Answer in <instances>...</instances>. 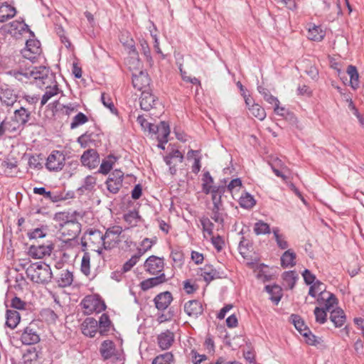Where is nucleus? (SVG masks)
<instances>
[{
  "label": "nucleus",
  "instance_id": "obj_1",
  "mask_svg": "<svg viewBox=\"0 0 364 364\" xmlns=\"http://www.w3.org/2000/svg\"><path fill=\"white\" fill-rule=\"evenodd\" d=\"M309 295L316 298L318 307L323 308L326 310L331 311L338 305V299L336 296L326 290V286L321 281H317L313 285L309 287Z\"/></svg>",
  "mask_w": 364,
  "mask_h": 364
},
{
  "label": "nucleus",
  "instance_id": "obj_2",
  "mask_svg": "<svg viewBox=\"0 0 364 364\" xmlns=\"http://www.w3.org/2000/svg\"><path fill=\"white\" fill-rule=\"evenodd\" d=\"M68 215L64 213H58L55 215V221L59 223L58 234L63 242L73 241L81 231V225L73 220H68Z\"/></svg>",
  "mask_w": 364,
  "mask_h": 364
},
{
  "label": "nucleus",
  "instance_id": "obj_3",
  "mask_svg": "<svg viewBox=\"0 0 364 364\" xmlns=\"http://www.w3.org/2000/svg\"><path fill=\"white\" fill-rule=\"evenodd\" d=\"M103 235L104 234L99 230H87L81 238L82 251H87V249H90L101 255L105 250Z\"/></svg>",
  "mask_w": 364,
  "mask_h": 364
},
{
  "label": "nucleus",
  "instance_id": "obj_4",
  "mask_svg": "<svg viewBox=\"0 0 364 364\" xmlns=\"http://www.w3.org/2000/svg\"><path fill=\"white\" fill-rule=\"evenodd\" d=\"M104 248L105 250H112L124 240L126 247H130L132 241L125 235L122 228L118 225L110 227L106 230L104 234Z\"/></svg>",
  "mask_w": 364,
  "mask_h": 364
},
{
  "label": "nucleus",
  "instance_id": "obj_5",
  "mask_svg": "<svg viewBox=\"0 0 364 364\" xmlns=\"http://www.w3.org/2000/svg\"><path fill=\"white\" fill-rule=\"evenodd\" d=\"M26 274L31 281L38 284L48 283L52 277L50 266L41 262L29 265L26 269Z\"/></svg>",
  "mask_w": 364,
  "mask_h": 364
},
{
  "label": "nucleus",
  "instance_id": "obj_6",
  "mask_svg": "<svg viewBox=\"0 0 364 364\" xmlns=\"http://www.w3.org/2000/svg\"><path fill=\"white\" fill-rule=\"evenodd\" d=\"M21 75H24L26 77L33 80L37 87H40L41 83H53L51 80L55 79V76L50 72L49 69L44 67H34L32 69L26 70L25 73H20Z\"/></svg>",
  "mask_w": 364,
  "mask_h": 364
},
{
  "label": "nucleus",
  "instance_id": "obj_7",
  "mask_svg": "<svg viewBox=\"0 0 364 364\" xmlns=\"http://www.w3.org/2000/svg\"><path fill=\"white\" fill-rule=\"evenodd\" d=\"M297 331L303 338V341L309 346L320 347L323 346L322 337L314 335L310 328L306 326L303 321L297 318Z\"/></svg>",
  "mask_w": 364,
  "mask_h": 364
},
{
  "label": "nucleus",
  "instance_id": "obj_8",
  "mask_svg": "<svg viewBox=\"0 0 364 364\" xmlns=\"http://www.w3.org/2000/svg\"><path fill=\"white\" fill-rule=\"evenodd\" d=\"M85 314L100 313L105 309V304L99 297L94 295L85 296L81 302Z\"/></svg>",
  "mask_w": 364,
  "mask_h": 364
},
{
  "label": "nucleus",
  "instance_id": "obj_9",
  "mask_svg": "<svg viewBox=\"0 0 364 364\" xmlns=\"http://www.w3.org/2000/svg\"><path fill=\"white\" fill-rule=\"evenodd\" d=\"M51 82L53 83H39V88L44 90V94L43 95L41 100V107L45 105L50 99L57 96L61 92L55 79H53Z\"/></svg>",
  "mask_w": 364,
  "mask_h": 364
},
{
  "label": "nucleus",
  "instance_id": "obj_10",
  "mask_svg": "<svg viewBox=\"0 0 364 364\" xmlns=\"http://www.w3.org/2000/svg\"><path fill=\"white\" fill-rule=\"evenodd\" d=\"M124 173L120 169H114L106 181L107 190L113 193H117L122 187Z\"/></svg>",
  "mask_w": 364,
  "mask_h": 364
},
{
  "label": "nucleus",
  "instance_id": "obj_11",
  "mask_svg": "<svg viewBox=\"0 0 364 364\" xmlns=\"http://www.w3.org/2000/svg\"><path fill=\"white\" fill-rule=\"evenodd\" d=\"M65 161V155L59 151H53L48 157L46 164L50 171H58L63 169Z\"/></svg>",
  "mask_w": 364,
  "mask_h": 364
},
{
  "label": "nucleus",
  "instance_id": "obj_12",
  "mask_svg": "<svg viewBox=\"0 0 364 364\" xmlns=\"http://www.w3.org/2000/svg\"><path fill=\"white\" fill-rule=\"evenodd\" d=\"M22 55L31 61H34L41 53L40 42L35 39L27 40L26 48L21 51Z\"/></svg>",
  "mask_w": 364,
  "mask_h": 364
},
{
  "label": "nucleus",
  "instance_id": "obj_13",
  "mask_svg": "<svg viewBox=\"0 0 364 364\" xmlns=\"http://www.w3.org/2000/svg\"><path fill=\"white\" fill-rule=\"evenodd\" d=\"M144 267L145 271L151 274H161L164 267V259L151 255L145 261Z\"/></svg>",
  "mask_w": 364,
  "mask_h": 364
},
{
  "label": "nucleus",
  "instance_id": "obj_14",
  "mask_svg": "<svg viewBox=\"0 0 364 364\" xmlns=\"http://www.w3.org/2000/svg\"><path fill=\"white\" fill-rule=\"evenodd\" d=\"M2 29L16 38H18L23 33L28 31V26L23 21H14L5 24Z\"/></svg>",
  "mask_w": 364,
  "mask_h": 364
},
{
  "label": "nucleus",
  "instance_id": "obj_15",
  "mask_svg": "<svg viewBox=\"0 0 364 364\" xmlns=\"http://www.w3.org/2000/svg\"><path fill=\"white\" fill-rule=\"evenodd\" d=\"M21 340L25 345L36 344L40 341V335L35 323H30L21 334Z\"/></svg>",
  "mask_w": 364,
  "mask_h": 364
},
{
  "label": "nucleus",
  "instance_id": "obj_16",
  "mask_svg": "<svg viewBox=\"0 0 364 364\" xmlns=\"http://www.w3.org/2000/svg\"><path fill=\"white\" fill-rule=\"evenodd\" d=\"M133 86L140 90H146L150 83V78L146 72L142 70H136L132 73Z\"/></svg>",
  "mask_w": 364,
  "mask_h": 364
},
{
  "label": "nucleus",
  "instance_id": "obj_17",
  "mask_svg": "<svg viewBox=\"0 0 364 364\" xmlns=\"http://www.w3.org/2000/svg\"><path fill=\"white\" fill-rule=\"evenodd\" d=\"M81 162L83 166L90 169L95 168L98 166L100 159L98 153L95 149H88L81 156Z\"/></svg>",
  "mask_w": 364,
  "mask_h": 364
},
{
  "label": "nucleus",
  "instance_id": "obj_18",
  "mask_svg": "<svg viewBox=\"0 0 364 364\" xmlns=\"http://www.w3.org/2000/svg\"><path fill=\"white\" fill-rule=\"evenodd\" d=\"M151 128V132L157 134V139L160 144H166L170 134L169 125L165 122H161L159 124H154Z\"/></svg>",
  "mask_w": 364,
  "mask_h": 364
},
{
  "label": "nucleus",
  "instance_id": "obj_19",
  "mask_svg": "<svg viewBox=\"0 0 364 364\" xmlns=\"http://www.w3.org/2000/svg\"><path fill=\"white\" fill-rule=\"evenodd\" d=\"M53 250L51 245H32L28 250V255L35 259H41L46 255H50Z\"/></svg>",
  "mask_w": 364,
  "mask_h": 364
},
{
  "label": "nucleus",
  "instance_id": "obj_20",
  "mask_svg": "<svg viewBox=\"0 0 364 364\" xmlns=\"http://www.w3.org/2000/svg\"><path fill=\"white\" fill-rule=\"evenodd\" d=\"M82 333L93 338L99 333L98 322L93 318H87L82 324Z\"/></svg>",
  "mask_w": 364,
  "mask_h": 364
},
{
  "label": "nucleus",
  "instance_id": "obj_21",
  "mask_svg": "<svg viewBox=\"0 0 364 364\" xmlns=\"http://www.w3.org/2000/svg\"><path fill=\"white\" fill-rule=\"evenodd\" d=\"M183 156L178 150L173 151L168 156L165 157V161L169 166V171L172 175L176 173V166L178 163H182Z\"/></svg>",
  "mask_w": 364,
  "mask_h": 364
},
{
  "label": "nucleus",
  "instance_id": "obj_22",
  "mask_svg": "<svg viewBox=\"0 0 364 364\" xmlns=\"http://www.w3.org/2000/svg\"><path fill=\"white\" fill-rule=\"evenodd\" d=\"M184 311L189 316L197 318L202 314L203 308L198 301L191 300L184 304Z\"/></svg>",
  "mask_w": 364,
  "mask_h": 364
},
{
  "label": "nucleus",
  "instance_id": "obj_23",
  "mask_svg": "<svg viewBox=\"0 0 364 364\" xmlns=\"http://www.w3.org/2000/svg\"><path fill=\"white\" fill-rule=\"evenodd\" d=\"M167 281L166 275L164 273H161L159 276L155 277L149 278L142 281L140 283V287L142 290L147 291L151 288L160 285Z\"/></svg>",
  "mask_w": 364,
  "mask_h": 364
},
{
  "label": "nucleus",
  "instance_id": "obj_24",
  "mask_svg": "<svg viewBox=\"0 0 364 364\" xmlns=\"http://www.w3.org/2000/svg\"><path fill=\"white\" fill-rule=\"evenodd\" d=\"M172 299V295L169 291L161 293L154 298L155 306L159 310L164 311L170 305Z\"/></svg>",
  "mask_w": 364,
  "mask_h": 364
},
{
  "label": "nucleus",
  "instance_id": "obj_25",
  "mask_svg": "<svg viewBox=\"0 0 364 364\" xmlns=\"http://www.w3.org/2000/svg\"><path fill=\"white\" fill-rule=\"evenodd\" d=\"M100 353L105 360H107L116 355V348L114 342L111 340L104 341L100 348Z\"/></svg>",
  "mask_w": 364,
  "mask_h": 364
},
{
  "label": "nucleus",
  "instance_id": "obj_26",
  "mask_svg": "<svg viewBox=\"0 0 364 364\" xmlns=\"http://www.w3.org/2000/svg\"><path fill=\"white\" fill-rule=\"evenodd\" d=\"M173 341L174 335L168 330L162 332L158 336V344L162 350L168 349L172 346Z\"/></svg>",
  "mask_w": 364,
  "mask_h": 364
},
{
  "label": "nucleus",
  "instance_id": "obj_27",
  "mask_svg": "<svg viewBox=\"0 0 364 364\" xmlns=\"http://www.w3.org/2000/svg\"><path fill=\"white\" fill-rule=\"evenodd\" d=\"M156 97L148 90H143L140 97V107L142 109H151L156 102Z\"/></svg>",
  "mask_w": 364,
  "mask_h": 364
},
{
  "label": "nucleus",
  "instance_id": "obj_28",
  "mask_svg": "<svg viewBox=\"0 0 364 364\" xmlns=\"http://www.w3.org/2000/svg\"><path fill=\"white\" fill-rule=\"evenodd\" d=\"M13 117L23 129L31 118V112L21 107L14 111Z\"/></svg>",
  "mask_w": 364,
  "mask_h": 364
},
{
  "label": "nucleus",
  "instance_id": "obj_29",
  "mask_svg": "<svg viewBox=\"0 0 364 364\" xmlns=\"http://www.w3.org/2000/svg\"><path fill=\"white\" fill-rule=\"evenodd\" d=\"M228 215L225 211L223 206L213 207L211 208V219L218 224L221 228L223 227L224 222Z\"/></svg>",
  "mask_w": 364,
  "mask_h": 364
},
{
  "label": "nucleus",
  "instance_id": "obj_30",
  "mask_svg": "<svg viewBox=\"0 0 364 364\" xmlns=\"http://www.w3.org/2000/svg\"><path fill=\"white\" fill-rule=\"evenodd\" d=\"M117 159V157L112 154L108 155L102 161L97 173L107 175L112 169L113 166L115 164Z\"/></svg>",
  "mask_w": 364,
  "mask_h": 364
},
{
  "label": "nucleus",
  "instance_id": "obj_31",
  "mask_svg": "<svg viewBox=\"0 0 364 364\" xmlns=\"http://www.w3.org/2000/svg\"><path fill=\"white\" fill-rule=\"evenodd\" d=\"M200 276L207 282L221 278L220 272L217 271L212 265H205L200 269Z\"/></svg>",
  "mask_w": 364,
  "mask_h": 364
},
{
  "label": "nucleus",
  "instance_id": "obj_32",
  "mask_svg": "<svg viewBox=\"0 0 364 364\" xmlns=\"http://www.w3.org/2000/svg\"><path fill=\"white\" fill-rule=\"evenodd\" d=\"M330 319L336 327L342 326L346 321L344 311L340 308H333L330 311Z\"/></svg>",
  "mask_w": 364,
  "mask_h": 364
},
{
  "label": "nucleus",
  "instance_id": "obj_33",
  "mask_svg": "<svg viewBox=\"0 0 364 364\" xmlns=\"http://www.w3.org/2000/svg\"><path fill=\"white\" fill-rule=\"evenodd\" d=\"M325 31L321 26L310 25L308 28L307 37L309 40L314 41H321L325 36Z\"/></svg>",
  "mask_w": 364,
  "mask_h": 364
},
{
  "label": "nucleus",
  "instance_id": "obj_34",
  "mask_svg": "<svg viewBox=\"0 0 364 364\" xmlns=\"http://www.w3.org/2000/svg\"><path fill=\"white\" fill-rule=\"evenodd\" d=\"M0 100L2 104L7 107L13 106L17 100V96L14 90L6 88L1 91L0 94Z\"/></svg>",
  "mask_w": 364,
  "mask_h": 364
},
{
  "label": "nucleus",
  "instance_id": "obj_35",
  "mask_svg": "<svg viewBox=\"0 0 364 364\" xmlns=\"http://www.w3.org/2000/svg\"><path fill=\"white\" fill-rule=\"evenodd\" d=\"M6 318V325L11 329H14L20 322L21 316L16 310L8 309Z\"/></svg>",
  "mask_w": 364,
  "mask_h": 364
},
{
  "label": "nucleus",
  "instance_id": "obj_36",
  "mask_svg": "<svg viewBox=\"0 0 364 364\" xmlns=\"http://www.w3.org/2000/svg\"><path fill=\"white\" fill-rule=\"evenodd\" d=\"M16 14L15 7L7 3L0 5V22H4L13 18Z\"/></svg>",
  "mask_w": 364,
  "mask_h": 364
},
{
  "label": "nucleus",
  "instance_id": "obj_37",
  "mask_svg": "<svg viewBox=\"0 0 364 364\" xmlns=\"http://www.w3.org/2000/svg\"><path fill=\"white\" fill-rule=\"evenodd\" d=\"M225 186H214L210 191L212 194L213 207L223 206L221 200L223 194L225 193Z\"/></svg>",
  "mask_w": 364,
  "mask_h": 364
},
{
  "label": "nucleus",
  "instance_id": "obj_38",
  "mask_svg": "<svg viewBox=\"0 0 364 364\" xmlns=\"http://www.w3.org/2000/svg\"><path fill=\"white\" fill-rule=\"evenodd\" d=\"M346 73L350 77V85L353 90L359 87V74L355 66L350 65L348 66Z\"/></svg>",
  "mask_w": 364,
  "mask_h": 364
},
{
  "label": "nucleus",
  "instance_id": "obj_39",
  "mask_svg": "<svg viewBox=\"0 0 364 364\" xmlns=\"http://www.w3.org/2000/svg\"><path fill=\"white\" fill-rule=\"evenodd\" d=\"M33 193L35 194L42 195L45 198L50 200L52 202H58L63 199V198L58 193L51 191H47L45 188H34Z\"/></svg>",
  "mask_w": 364,
  "mask_h": 364
},
{
  "label": "nucleus",
  "instance_id": "obj_40",
  "mask_svg": "<svg viewBox=\"0 0 364 364\" xmlns=\"http://www.w3.org/2000/svg\"><path fill=\"white\" fill-rule=\"evenodd\" d=\"M73 281V275L72 272L68 270H62L60 276L57 279V283L60 287H66L70 286Z\"/></svg>",
  "mask_w": 364,
  "mask_h": 364
},
{
  "label": "nucleus",
  "instance_id": "obj_41",
  "mask_svg": "<svg viewBox=\"0 0 364 364\" xmlns=\"http://www.w3.org/2000/svg\"><path fill=\"white\" fill-rule=\"evenodd\" d=\"M265 289L269 294L270 299L277 304L282 298V288L278 285H267Z\"/></svg>",
  "mask_w": 364,
  "mask_h": 364
},
{
  "label": "nucleus",
  "instance_id": "obj_42",
  "mask_svg": "<svg viewBox=\"0 0 364 364\" xmlns=\"http://www.w3.org/2000/svg\"><path fill=\"white\" fill-rule=\"evenodd\" d=\"M98 322L99 333L101 336H105L109 331L111 326V321L109 316L106 314H103Z\"/></svg>",
  "mask_w": 364,
  "mask_h": 364
},
{
  "label": "nucleus",
  "instance_id": "obj_43",
  "mask_svg": "<svg viewBox=\"0 0 364 364\" xmlns=\"http://www.w3.org/2000/svg\"><path fill=\"white\" fill-rule=\"evenodd\" d=\"M248 109L252 115L260 121H263L266 118L267 114L264 109L257 103L253 102Z\"/></svg>",
  "mask_w": 364,
  "mask_h": 364
},
{
  "label": "nucleus",
  "instance_id": "obj_44",
  "mask_svg": "<svg viewBox=\"0 0 364 364\" xmlns=\"http://www.w3.org/2000/svg\"><path fill=\"white\" fill-rule=\"evenodd\" d=\"M283 285L289 289H292L296 282V277L294 271L285 272L283 274Z\"/></svg>",
  "mask_w": 364,
  "mask_h": 364
},
{
  "label": "nucleus",
  "instance_id": "obj_45",
  "mask_svg": "<svg viewBox=\"0 0 364 364\" xmlns=\"http://www.w3.org/2000/svg\"><path fill=\"white\" fill-rule=\"evenodd\" d=\"M264 100L269 104L274 105V111L276 114L282 116L284 115V108L279 107V101L277 97L270 94Z\"/></svg>",
  "mask_w": 364,
  "mask_h": 364
},
{
  "label": "nucleus",
  "instance_id": "obj_46",
  "mask_svg": "<svg viewBox=\"0 0 364 364\" xmlns=\"http://www.w3.org/2000/svg\"><path fill=\"white\" fill-rule=\"evenodd\" d=\"M203 191L205 194H208L210 193V191L214 187L212 186L213 183V178L210 176L208 171L205 172L203 176Z\"/></svg>",
  "mask_w": 364,
  "mask_h": 364
},
{
  "label": "nucleus",
  "instance_id": "obj_47",
  "mask_svg": "<svg viewBox=\"0 0 364 364\" xmlns=\"http://www.w3.org/2000/svg\"><path fill=\"white\" fill-rule=\"evenodd\" d=\"M295 256L291 250L286 251L281 257V263L283 267L287 268L294 265Z\"/></svg>",
  "mask_w": 364,
  "mask_h": 364
},
{
  "label": "nucleus",
  "instance_id": "obj_48",
  "mask_svg": "<svg viewBox=\"0 0 364 364\" xmlns=\"http://www.w3.org/2000/svg\"><path fill=\"white\" fill-rule=\"evenodd\" d=\"M327 312L330 311L316 306L314 310L316 321L320 324L324 323L327 321Z\"/></svg>",
  "mask_w": 364,
  "mask_h": 364
},
{
  "label": "nucleus",
  "instance_id": "obj_49",
  "mask_svg": "<svg viewBox=\"0 0 364 364\" xmlns=\"http://www.w3.org/2000/svg\"><path fill=\"white\" fill-rule=\"evenodd\" d=\"M173 356L171 353H165L156 356L151 364H171L173 362Z\"/></svg>",
  "mask_w": 364,
  "mask_h": 364
},
{
  "label": "nucleus",
  "instance_id": "obj_50",
  "mask_svg": "<svg viewBox=\"0 0 364 364\" xmlns=\"http://www.w3.org/2000/svg\"><path fill=\"white\" fill-rule=\"evenodd\" d=\"M87 121V117L85 114L79 112L73 118L72 122L70 124V128L74 129L79 126L84 124Z\"/></svg>",
  "mask_w": 364,
  "mask_h": 364
},
{
  "label": "nucleus",
  "instance_id": "obj_51",
  "mask_svg": "<svg viewBox=\"0 0 364 364\" xmlns=\"http://www.w3.org/2000/svg\"><path fill=\"white\" fill-rule=\"evenodd\" d=\"M84 252L81 262V271L84 274L88 276L90 274V255L87 251Z\"/></svg>",
  "mask_w": 364,
  "mask_h": 364
},
{
  "label": "nucleus",
  "instance_id": "obj_52",
  "mask_svg": "<svg viewBox=\"0 0 364 364\" xmlns=\"http://www.w3.org/2000/svg\"><path fill=\"white\" fill-rule=\"evenodd\" d=\"M25 364H36L38 360V353L35 350H28L23 355Z\"/></svg>",
  "mask_w": 364,
  "mask_h": 364
},
{
  "label": "nucleus",
  "instance_id": "obj_53",
  "mask_svg": "<svg viewBox=\"0 0 364 364\" xmlns=\"http://www.w3.org/2000/svg\"><path fill=\"white\" fill-rule=\"evenodd\" d=\"M124 219L129 225L136 226L139 220V215L136 210H131L124 215Z\"/></svg>",
  "mask_w": 364,
  "mask_h": 364
},
{
  "label": "nucleus",
  "instance_id": "obj_54",
  "mask_svg": "<svg viewBox=\"0 0 364 364\" xmlns=\"http://www.w3.org/2000/svg\"><path fill=\"white\" fill-rule=\"evenodd\" d=\"M255 204L254 198L249 193H246L240 198V205L245 208H251Z\"/></svg>",
  "mask_w": 364,
  "mask_h": 364
},
{
  "label": "nucleus",
  "instance_id": "obj_55",
  "mask_svg": "<svg viewBox=\"0 0 364 364\" xmlns=\"http://www.w3.org/2000/svg\"><path fill=\"white\" fill-rule=\"evenodd\" d=\"M254 231L257 235L267 234L270 232V228L267 223L260 220L255 224Z\"/></svg>",
  "mask_w": 364,
  "mask_h": 364
},
{
  "label": "nucleus",
  "instance_id": "obj_56",
  "mask_svg": "<svg viewBox=\"0 0 364 364\" xmlns=\"http://www.w3.org/2000/svg\"><path fill=\"white\" fill-rule=\"evenodd\" d=\"M4 124L6 125L8 132L14 133L17 132L21 127L17 123L14 118L12 117L10 120L4 119Z\"/></svg>",
  "mask_w": 364,
  "mask_h": 364
},
{
  "label": "nucleus",
  "instance_id": "obj_57",
  "mask_svg": "<svg viewBox=\"0 0 364 364\" xmlns=\"http://www.w3.org/2000/svg\"><path fill=\"white\" fill-rule=\"evenodd\" d=\"M46 235V229L44 228H38L28 233L30 239L43 238Z\"/></svg>",
  "mask_w": 364,
  "mask_h": 364
},
{
  "label": "nucleus",
  "instance_id": "obj_58",
  "mask_svg": "<svg viewBox=\"0 0 364 364\" xmlns=\"http://www.w3.org/2000/svg\"><path fill=\"white\" fill-rule=\"evenodd\" d=\"M153 245V242L149 239L145 238L142 240L140 247L138 248V254L141 256L144 255L146 251L149 250Z\"/></svg>",
  "mask_w": 364,
  "mask_h": 364
},
{
  "label": "nucleus",
  "instance_id": "obj_59",
  "mask_svg": "<svg viewBox=\"0 0 364 364\" xmlns=\"http://www.w3.org/2000/svg\"><path fill=\"white\" fill-rule=\"evenodd\" d=\"M301 274L305 283L310 287L318 281L316 279V276L308 269H305Z\"/></svg>",
  "mask_w": 364,
  "mask_h": 364
},
{
  "label": "nucleus",
  "instance_id": "obj_60",
  "mask_svg": "<svg viewBox=\"0 0 364 364\" xmlns=\"http://www.w3.org/2000/svg\"><path fill=\"white\" fill-rule=\"evenodd\" d=\"M200 223L203 226V229L205 232H207L209 235H212L213 229L214 227L213 223L207 217H203L200 219Z\"/></svg>",
  "mask_w": 364,
  "mask_h": 364
},
{
  "label": "nucleus",
  "instance_id": "obj_61",
  "mask_svg": "<svg viewBox=\"0 0 364 364\" xmlns=\"http://www.w3.org/2000/svg\"><path fill=\"white\" fill-rule=\"evenodd\" d=\"M273 233L274 236L275 237V240L277 241V243L278 246L282 249H286L287 248V242L284 240V239L282 237V235H279V229L278 228H274L273 229Z\"/></svg>",
  "mask_w": 364,
  "mask_h": 364
},
{
  "label": "nucleus",
  "instance_id": "obj_62",
  "mask_svg": "<svg viewBox=\"0 0 364 364\" xmlns=\"http://www.w3.org/2000/svg\"><path fill=\"white\" fill-rule=\"evenodd\" d=\"M140 255L138 253L134 256H132L123 266V270L124 272L129 271L139 261L140 258Z\"/></svg>",
  "mask_w": 364,
  "mask_h": 364
},
{
  "label": "nucleus",
  "instance_id": "obj_63",
  "mask_svg": "<svg viewBox=\"0 0 364 364\" xmlns=\"http://www.w3.org/2000/svg\"><path fill=\"white\" fill-rule=\"evenodd\" d=\"M11 306L15 309L23 310L25 309L26 302L15 296L11 299Z\"/></svg>",
  "mask_w": 364,
  "mask_h": 364
},
{
  "label": "nucleus",
  "instance_id": "obj_64",
  "mask_svg": "<svg viewBox=\"0 0 364 364\" xmlns=\"http://www.w3.org/2000/svg\"><path fill=\"white\" fill-rule=\"evenodd\" d=\"M302 66L305 68V72L309 75L312 78L315 77L318 75L316 68L311 64V62H308L306 65L305 62L303 63Z\"/></svg>",
  "mask_w": 364,
  "mask_h": 364
}]
</instances>
